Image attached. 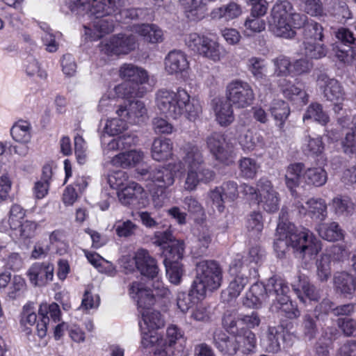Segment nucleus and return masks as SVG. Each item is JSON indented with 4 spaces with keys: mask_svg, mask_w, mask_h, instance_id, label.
I'll list each match as a JSON object with an SVG mask.
<instances>
[{
    "mask_svg": "<svg viewBox=\"0 0 356 356\" xmlns=\"http://www.w3.org/2000/svg\"><path fill=\"white\" fill-rule=\"evenodd\" d=\"M300 257L312 259L321 250V243L308 229H298L290 222H280L277 227L274 248L279 257L284 255L289 248Z\"/></svg>",
    "mask_w": 356,
    "mask_h": 356,
    "instance_id": "obj_1",
    "label": "nucleus"
},
{
    "mask_svg": "<svg viewBox=\"0 0 356 356\" xmlns=\"http://www.w3.org/2000/svg\"><path fill=\"white\" fill-rule=\"evenodd\" d=\"M155 103L161 113L173 119L184 115L190 121L196 120L202 113L200 102L191 99L184 88L176 91L162 88L155 94Z\"/></svg>",
    "mask_w": 356,
    "mask_h": 356,
    "instance_id": "obj_2",
    "label": "nucleus"
},
{
    "mask_svg": "<svg viewBox=\"0 0 356 356\" xmlns=\"http://www.w3.org/2000/svg\"><path fill=\"white\" fill-rule=\"evenodd\" d=\"M182 160L186 166V175L184 188L191 192L195 191L201 183H208L214 177V172L207 168L201 149L193 144H187L184 148Z\"/></svg>",
    "mask_w": 356,
    "mask_h": 356,
    "instance_id": "obj_3",
    "label": "nucleus"
},
{
    "mask_svg": "<svg viewBox=\"0 0 356 356\" xmlns=\"http://www.w3.org/2000/svg\"><path fill=\"white\" fill-rule=\"evenodd\" d=\"M129 295L141 309V330H157L164 326L165 321L161 313L149 308L154 303L153 295L141 283L132 282L129 286Z\"/></svg>",
    "mask_w": 356,
    "mask_h": 356,
    "instance_id": "obj_4",
    "label": "nucleus"
},
{
    "mask_svg": "<svg viewBox=\"0 0 356 356\" xmlns=\"http://www.w3.org/2000/svg\"><path fill=\"white\" fill-rule=\"evenodd\" d=\"M222 280V270L214 260H202L196 264V276L192 284V292L198 298H204L207 291L218 289Z\"/></svg>",
    "mask_w": 356,
    "mask_h": 356,
    "instance_id": "obj_5",
    "label": "nucleus"
},
{
    "mask_svg": "<svg viewBox=\"0 0 356 356\" xmlns=\"http://www.w3.org/2000/svg\"><path fill=\"white\" fill-rule=\"evenodd\" d=\"M323 29L317 22L306 24L303 31V40L300 47L301 54L310 59H319L325 56L327 49L323 43Z\"/></svg>",
    "mask_w": 356,
    "mask_h": 356,
    "instance_id": "obj_6",
    "label": "nucleus"
},
{
    "mask_svg": "<svg viewBox=\"0 0 356 356\" xmlns=\"http://www.w3.org/2000/svg\"><path fill=\"white\" fill-rule=\"evenodd\" d=\"M186 46L201 56L218 62L226 55V51L216 40L197 33H191L185 38Z\"/></svg>",
    "mask_w": 356,
    "mask_h": 356,
    "instance_id": "obj_7",
    "label": "nucleus"
},
{
    "mask_svg": "<svg viewBox=\"0 0 356 356\" xmlns=\"http://www.w3.org/2000/svg\"><path fill=\"white\" fill-rule=\"evenodd\" d=\"M122 3L123 0H76L71 9L78 13L86 11V17L92 19L115 14Z\"/></svg>",
    "mask_w": 356,
    "mask_h": 356,
    "instance_id": "obj_8",
    "label": "nucleus"
},
{
    "mask_svg": "<svg viewBox=\"0 0 356 356\" xmlns=\"http://www.w3.org/2000/svg\"><path fill=\"white\" fill-rule=\"evenodd\" d=\"M226 97L232 106L236 108H243L253 103L254 93L248 82L235 79L227 84Z\"/></svg>",
    "mask_w": 356,
    "mask_h": 356,
    "instance_id": "obj_9",
    "label": "nucleus"
},
{
    "mask_svg": "<svg viewBox=\"0 0 356 356\" xmlns=\"http://www.w3.org/2000/svg\"><path fill=\"white\" fill-rule=\"evenodd\" d=\"M181 170L182 163L178 161L149 170H143L141 175H146V179L151 181L156 186L165 189L173 185L175 174Z\"/></svg>",
    "mask_w": 356,
    "mask_h": 356,
    "instance_id": "obj_10",
    "label": "nucleus"
},
{
    "mask_svg": "<svg viewBox=\"0 0 356 356\" xmlns=\"http://www.w3.org/2000/svg\"><path fill=\"white\" fill-rule=\"evenodd\" d=\"M247 339V343L244 342V345L241 346V351L243 353L250 352L256 346L255 334L250 330L243 331V334H238L233 338H228L225 336L223 337L215 338L217 347L225 353L232 355H234L238 350H240V343L242 340Z\"/></svg>",
    "mask_w": 356,
    "mask_h": 356,
    "instance_id": "obj_11",
    "label": "nucleus"
},
{
    "mask_svg": "<svg viewBox=\"0 0 356 356\" xmlns=\"http://www.w3.org/2000/svg\"><path fill=\"white\" fill-rule=\"evenodd\" d=\"M184 252V242L175 243L165 252L163 264L165 267L166 274L170 282L174 284H178L181 282L183 268L179 261L182 259Z\"/></svg>",
    "mask_w": 356,
    "mask_h": 356,
    "instance_id": "obj_12",
    "label": "nucleus"
},
{
    "mask_svg": "<svg viewBox=\"0 0 356 356\" xmlns=\"http://www.w3.org/2000/svg\"><path fill=\"white\" fill-rule=\"evenodd\" d=\"M136 44L133 34H117L101 43V51L108 56L127 54L136 48Z\"/></svg>",
    "mask_w": 356,
    "mask_h": 356,
    "instance_id": "obj_13",
    "label": "nucleus"
},
{
    "mask_svg": "<svg viewBox=\"0 0 356 356\" xmlns=\"http://www.w3.org/2000/svg\"><path fill=\"white\" fill-rule=\"evenodd\" d=\"M259 200L257 202L268 213H275L280 207V197L271 182L266 179H260L257 183Z\"/></svg>",
    "mask_w": 356,
    "mask_h": 356,
    "instance_id": "obj_14",
    "label": "nucleus"
},
{
    "mask_svg": "<svg viewBox=\"0 0 356 356\" xmlns=\"http://www.w3.org/2000/svg\"><path fill=\"white\" fill-rule=\"evenodd\" d=\"M230 271L232 274H236V276L229 283L227 291L222 293V298L228 302L237 298L249 282L246 270L242 268L239 260L232 264Z\"/></svg>",
    "mask_w": 356,
    "mask_h": 356,
    "instance_id": "obj_15",
    "label": "nucleus"
},
{
    "mask_svg": "<svg viewBox=\"0 0 356 356\" xmlns=\"http://www.w3.org/2000/svg\"><path fill=\"white\" fill-rule=\"evenodd\" d=\"M207 145L211 154L222 162L228 160L233 153L232 145L220 133L215 132L209 136L207 138Z\"/></svg>",
    "mask_w": 356,
    "mask_h": 356,
    "instance_id": "obj_16",
    "label": "nucleus"
},
{
    "mask_svg": "<svg viewBox=\"0 0 356 356\" xmlns=\"http://www.w3.org/2000/svg\"><path fill=\"white\" fill-rule=\"evenodd\" d=\"M317 85L323 92V97L330 102H343L345 92L341 83L335 79L321 74L318 76Z\"/></svg>",
    "mask_w": 356,
    "mask_h": 356,
    "instance_id": "obj_17",
    "label": "nucleus"
},
{
    "mask_svg": "<svg viewBox=\"0 0 356 356\" xmlns=\"http://www.w3.org/2000/svg\"><path fill=\"white\" fill-rule=\"evenodd\" d=\"M90 22L83 25L85 35L90 40H97L114 29V21L106 17L89 19Z\"/></svg>",
    "mask_w": 356,
    "mask_h": 356,
    "instance_id": "obj_18",
    "label": "nucleus"
},
{
    "mask_svg": "<svg viewBox=\"0 0 356 356\" xmlns=\"http://www.w3.org/2000/svg\"><path fill=\"white\" fill-rule=\"evenodd\" d=\"M54 266L49 263H35L28 270L26 275L34 286H44L54 277Z\"/></svg>",
    "mask_w": 356,
    "mask_h": 356,
    "instance_id": "obj_19",
    "label": "nucleus"
},
{
    "mask_svg": "<svg viewBox=\"0 0 356 356\" xmlns=\"http://www.w3.org/2000/svg\"><path fill=\"white\" fill-rule=\"evenodd\" d=\"M116 114L120 118H124L127 122L137 124L145 120L147 110L143 102L135 101L130 102L128 105L120 106L116 110Z\"/></svg>",
    "mask_w": 356,
    "mask_h": 356,
    "instance_id": "obj_20",
    "label": "nucleus"
},
{
    "mask_svg": "<svg viewBox=\"0 0 356 356\" xmlns=\"http://www.w3.org/2000/svg\"><path fill=\"white\" fill-rule=\"evenodd\" d=\"M136 269L143 276L154 280L159 274V268L156 260L144 249L136 252Z\"/></svg>",
    "mask_w": 356,
    "mask_h": 356,
    "instance_id": "obj_21",
    "label": "nucleus"
},
{
    "mask_svg": "<svg viewBox=\"0 0 356 356\" xmlns=\"http://www.w3.org/2000/svg\"><path fill=\"white\" fill-rule=\"evenodd\" d=\"M188 67L187 56L181 51H171L165 58V70L169 74L181 73Z\"/></svg>",
    "mask_w": 356,
    "mask_h": 356,
    "instance_id": "obj_22",
    "label": "nucleus"
},
{
    "mask_svg": "<svg viewBox=\"0 0 356 356\" xmlns=\"http://www.w3.org/2000/svg\"><path fill=\"white\" fill-rule=\"evenodd\" d=\"M196 238L195 245L193 248V254L195 257L204 254L213 240V232L206 225H199L194 232Z\"/></svg>",
    "mask_w": 356,
    "mask_h": 356,
    "instance_id": "obj_23",
    "label": "nucleus"
},
{
    "mask_svg": "<svg viewBox=\"0 0 356 356\" xmlns=\"http://www.w3.org/2000/svg\"><path fill=\"white\" fill-rule=\"evenodd\" d=\"M143 158L144 153L143 151L140 149H131L122 152L114 156L111 160V163L113 166L129 168L134 167L141 162Z\"/></svg>",
    "mask_w": 356,
    "mask_h": 356,
    "instance_id": "obj_24",
    "label": "nucleus"
},
{
    "mask_svg": "<svg viewBox=\"0 0 356 356\" xmlns=\"http://www.w3.org/2000/svg\"><path fill=\"white\" fill-rule=\"evenodd\" d=\"M173 143L168 138H157L151 147V156L156 161H165L172 158Z\"/></svg>",
    "mask_w": 356,
    "mask_h": 356,
    "instance_id": "obj_25",
    "label": "nucleus"
},
{
    "mask_svg": "<svg viewBox=\"0 0 356 356\" xmlns=\"http://www.w3.org/2000/svg\"><path fill=\"white\" fill-rule=\"evenodd\" d=\"M300 213H307L312 219L323 221L327 216V204L322 198H310L306 202V207H301Z\"/></svg>",
    "mask_w": 356,
    "mask_h": 356,
    "instance_id": "obj_26",
    "label": "nucleus"
},
{
    "mask_svg": "<svg viewBox=\"0 0 356 356\" xmlns=\"http://www.w3.org/2000/svg\"><path fill=\"white\" fill-rule=\"evenodd\" d=\"M120 76L127 82L136 86L145 83L148 79L147 72L132 64H124L119 70Z\"/></svg>",
    "mask_w": 356,
    "mask_h": 356,
    "instance_id": "obj_27",
    "label": "nucleus"
},
{
    "mask_svg": "<svg viewBox=\"0 0 356 356\" xmlns=\"http://www.w3.org/2000/svg\"><path fill=\"white\" fill-rule=\"evenodd\" d=\"M264 291L266 296L272 297L273 303H277L282 296H288L289 288L284 280L273 277L264 285Z\"/></svg>",
    "mask_w": 356,
    "mask_h": 356,
    "instance_id": "obj_28",
    "label": "nucleus"
},
{
    "mask_svg": "<svg viewBox=\"0 0 356 356\" xmlns=\"http://www.w3.org/2000/svg\"><path fill=\"white\" fill-rule=\"evenodd\" d=\"M132 31L150 43H159L163 40V31L158 26L153 24L134 25Z\"/></svg>",
    "mask_w": 356,
    "mask_h": 356,
    "instance_id": "obj_29",
    "label": "nucleus"
},
{
    "mask_svg": "<svg viewBox=\"0 0 356 356\" xmlns=\"http://www.w3.org/2000/svg\"><path fill=\"white\" fill-rule=\"evenodd\" d=\"M183 332L175 325H170L166 330V337L163 338L165 350H157L159 356H172L175 353L174 346L183 337Z\"/></svg>",
    "mask_w": 356,
    "mask_h": 356,
    "instance_id": "obj_30",
    "label": "nucleus"
},
{
    "mask_svg": "<svg viewBox=\"0 0 356 356\" xmlns=\"http://www.w3.org/2000/svg\"><path fill=\"white\" fill-rule=\"evenodd\" d=\"M293 289L299 300L303 303L307 299L310 301H318L320 296L318 291L306 279L299 277L298 283L292 285Z\"/></svg>",
    "mask_w": 356,
    "mask_h": 356,
    "instance_id": "obj_31",
    "label": "nucleus"
},
{
    "mask_svg": "<svg viewBox=\"0 0 356 356\" xmlns=\"http://www.w3.org/2000/svg\"><path fill=\"white\" fill-rule=\"evenodd\" d=\"M232 104L222 99L213 100V111L217 122L221 126H227L234 120Z\"/></svg>",
    "mask_w": 356,
    "mask_h": 356,
    "instance_id": "obj_32",
    "label": "nucleus"
},
{
    "mask_svg": "<svg viewBox=\"0 0 356 356\" xmlns=\"http://www.w3.org/2000/svg\"><path fill=\"white\" fill-rule=\"evenodd\" d=\"M204 0H179L185 16L191 21H198L204 16Z\"/></svg>",
    "mask_w": 356,
    "mask_h": 356,
    "instance_id": "obj_33",
    "label": "nucleus"
},
{
    "mask_svg": "<svg viewBox=\"0 0 356 356\" xmlns=\"http://www.w3.org/2000/svg\"><path fill=\"white\" fill-rule=\"evenodd\" d=\"M163 343V337L156 330H141V346L152 348L154 356H159L157 350H165Z\"/></svg>",
    "mask_w": 356,
    "mask_h": 356,
    "instance_id": "obj_34",
    "label": "nucleus"
},
{
    "mask_svg": "<svg viewBox=\"0 0 356 356\" xmlns=\"http://www.w3.org/2000/svg\"><path fill=\"white\" fill-rule=\"evenodd\" d=\"M242 13L241 6L235 2H229L227 5L213 9L210 16L213 19L230 21L239 17Z\"/></svg>",
    "mask_w": 356,
    "mask_h": 356,
    "instance_id": "obj_35",
    "label": "nucleus"
},
{
    "mask_svg": "<svg viewBox=\"0 0 356 356\" xmlns=\"http://www.w3.org/2000/svg\"><path fill=\"white\" fill-rule=\"evenodd\" d=\"M334 289L342 294H351L355 289V279L350 273L339 272L334 274L333 278Z\"/></svg>",
    "mask_w": 356,
    "mask_h": 356,
    "instance_id": "obj_36",
    "label": "nucleus"
},
{
    "mask_svg": "<svg viewBox=\"0 0 356 356\" xmlns=\"http://www.w3.org/2000/svg\"><path fill=\"white\" fill-rule=\"evenodd\" d=\"M239 144L244 151L250 152L256 149H262L265 146L264 137L258 133L247 129L238 138Z\"/></svg>",
    "mask_w": 356,
    "mask_h": 356,
    "instance_id": "obj_37",
    "label": "nucleus"
},
{
    "mask_svg": "<svg viewBox=\"0 0 356 356\" xmlns=\"http://www.w3.org/2000/svg\"><path fill=\"white\" fill-rule=\"evenodd\" d=\"M327 181V174L322 167L309 168L303 173V181L309 186L321 187Z\"/></svg>",
    "mask_w": 356,
    "mask_h": 356,
    "instance_id": "obj_38",
    "label": "nucleus"
},
{
    "mask_svg": "<svg viewBox=\"0 0 356 356\" xmlns=\"http://www.w3.org/2000/svg\"><path fill=\"white\" fill-rule=\"evenodd\" d=\"M143 192V187L134 181H131L117 192V196L122 204L128 205Z\"/></svg>",
    "mask_w": 356,
    "mask_h": 356,
    "instance_id": "obj_39",
    "label": "nucleus"
},
{
    "mask_svg": "<svg viewBox=\"0 0 356 356\" xmlns=\"http://www.w3.org/2000/svg\"><path fill=\"white\" fill-rule=\"evenodd\" d=\"M317 231L321 238L328 241H336L343 238V232L335 222L320 224Z\"/></svg>",
    "mask_w": 356,
    "mask_h": 356,
    "instance_id": "obj_40",
    "label": "nucleus"
},
{
    "mask_svg": "<svg viewBox=\"0 0 356 356\" xmlns=\"http://www.w3.org/2000/svg\"><path fill=\"white\" fill-rule=\"evenodd\" d=\"M31 125L26 121L16 122L10 129L11 136L19 143H29L31 138Z\"/></svg>",
    "mask_w": 356,
    "mask_h": 356,
    "instance_id": "obj_41",
    "label": "nucleus"
},
{
    "mask_svg": "<svg viewBox=\"0 0 356 356\" xmlns=\"http://www.w3.org/2000/svg\"><path fill=\"white\" fill-rule=\"evenodd\" d=\"M113 92L115 98L143 97L145 93L143 87L127 81L115 86Z\"/></svg>",
    "mask_w": 356,
    "mask_h": 356,
    "instance_id": "obj_42",
    "label": "nucleus"
},
{
    "mask_svg": "<svg viewBox=\"0 0 356 356\" xmlns=\"http://www.w3.org/2000/svg\"><path fill=\"white\" fill-rule=\"evenodd\" d=\"M271 308L273 311L284 313L287 318L291 319L297 318L300 315L297 305L290 300L289 296H282L278 302L272 304Z\"/></svg>",
    "mask_w": 356,
    "mask_h": 356,
    "instance_id": "obj_43",
    "label": "nucleus"
},
{
    "mask_svg": "<svg viewBox=\"0 0 356 356\" xmlns=\"http://www.w3.org/2000/svg\"><path fill=\"white\" fill-rule=\"evenodd\" d=\"M264 292V285L258 283L253 284L243 299V305L248 307H257L266 300V295Z\"/></svg>",
    "mask_w": 356,
    "mask_h": 356,
    "instance_id": "obj_44",
    "label": "nucleus"
},
{
    "mask_svg": "<svg viewBox=\"0 0 356 356\" xmlns=\"http://www.w3.org/2000/svg\"><path fill=\"white\" fill-rule=\"evenodd\" d=\"M314 120L321 125H326L330 121V117L326 112L323 111V106L318 103L311 104L304 116L303 120Z\"/></svg>",
    "mask_w": 356,
    "mask_h": 356,
    "instance_id": "obj_45",
    "label": "nucleus"
},
{
    "mask_svg": "<svg viewBox=\"0 0 356 356\" xmlns=\"http://www.w3.org/2000/svg\"><path fill=\"white\" fill-rule=\"evenodd\" d=\"M288 21L286 19H270L269 24L270 31L277 37L292 38L294 37L296 32Z\"/></svg>",
    "mask_w": 356,
    "mask_h": 356,
    "instance_id": "obj_46",
    "label": "nucleus"
},
{
    "mask_svg": "<svg viewBox=\"0 0 356 356\" xmlns=\"http://www.w3.org/2000/svg\"><path fill=\"white\" fill-rule=\"evenodd\" d=\"M302 168L303 165L299 163L291 164L287 168L285 182L289 189L297 187L303 181Z\"/></svg>",
    "mask_w": 356,
    "mask_h": 356,
    "instance_id": "obj_47",
    "label": "nucleus"
},
{
    "mask_svg": "<svg viewBox=\"0 0 356 356\" xmlns=\"http://www.w3.org/2000/svg\"><path fill=\"white\" fill-rule=\"evenodd\" d=\"M269 111L274 119L282 124L288 118L290 110L287 103L282 99H274L269 107Z\"/></svg>",
    "mask_w": 356,
    "mask_h": 356,
    "instance_id": "obj_48",
    "label": "nucleus"
},
{
    "mask_svg": "<svg viewBox=\"0 0 356 356\" xmlns=\"http://www.w3.org/2000/svg\"><path fill=\"white\" fill-rule=\"evenodd\" d=\"M332 257L329 253L323 254L316 261V275L318 280L325 282L331 275Z\"/></svg>",
    "mask_w": 356,
    "mask_h": 356,
    "instance_id": "obj_49",
    "label": "nucleus"
},
{
    "mask_svg": "<svg viewBox=\"0 0 356 356\" xmlns=\"http://www.w3.org/2000/svg\"><path fill=\"white\" fill-rule=\"evenodd\" d=\"M293 10V6L289 1H279L272 8L271 19L289 20Z\"/></svg>",
    "mask_w": 356,
    "mask_h": 356,
    "instance_id": "obj_50",
    "label": "nucleus"
},
{
    "mask_svg": "<svg viewBox=\"0 0 356 356\" xmlns=\"http://www.w3.org/2000/svg\"><path fill=\"white\" fill-rule=\"evenodd\" d=\"M281 332L273 327H269L267 332L266 339L264 341V346L267 351L277 353L281 350Z\"/></svg>",
    "mask_w": 356,
    "mask_h": 356,
    "instance_id": "obj_51",
    "label": "nucleus"
},
{
    "mask_svg": "<svg viewBox=\"0 0 356 356\" xmlns=\"http://www.w3.org/2000/svg\"><path fill=\"white\" fill-rule=\"evenodd\" d=\"M108 184L110 187L117 192L131 181L129 180L128 174L122 170L113 171L108 175Z\"/></svg>",
    "mask_w": 356,
    "mask_h": 356,
    "instance_id": "obj_52",
    "label": "nucleus"
},
{
    "mask_svg": "<svg viewBox=\"0 0 356 356\" xmlns=\"http://www.w3.org/2000/svg\"><path fill=\"white\" fill-rule=\"evenodd\" d=\"M248 69L257 79H262L266 76V65L261 58L254 56L249 58Z\"/></svg>",
    "mask_w": 356,
    "mask_h": 356,
    "instance_id": "obj_53",
    "label": "nucleus"
},
{
    "mask_svg": "<svg viewBox=\"0 0 356 356\" xmlns=\"http://www.w3.org/2000/svg\"><path fill=\"white\" fill-rule=\"evenodd\" d=\"M134 138L131 136H122L111 139L104 147V152L108 154L110 151L124 150L131 147Z\"/></svg>",
    "mask_w": 356,
    "mask_h": 356,
    "instance_id": "obj_54",
    "label": "nucleus"
},
{
    "mask_svg": "<svg viewBox=\"0 0 356 356\" xmlns=\"http://www.w3.org/2000/svg\"><path fill=\"white\" fill-rule=\"evenodd\" d=\"M127 129V121L124 118H114L108 120L104 127V131L109 136L118 135Z\"/></svg>",
    "mask_w": 356,
    "mask_h": 356,
    "instance_id": "obj_55",
    "label": "nucleus"
},
{
    "mask_svg": "<svg viewBox=\"0 0 356 356\" xmlns=\"http://www.w3.org/2000/svg\"><path fill=\"white\" fill-rule=\"evenodd\" d=\"M202 299L197 298V293L192 292L191 288L188 293L181 292L177 294V305L182 312L185 313L195 303V300Z\"/></svg>",
    "mask_w": 356,
    "mask_h": 356,
    "instance_id": "obj_56",
    "label": "nucleus"
},
{
    "mask_svg": "<svg viewBox=\"0 0 356 356\" xmlns=\"http://www.w3.org/2000/svg\"><path fill=\"white\" fill-rule=\"evenodd\" d=\"M240 170L243 177L246 178H254L257 173L260 165L254 159L248 157L243 158L240 161Z\"/></svg>",
    "mask_w": 356,
    "mask_h": 356,
    "instance_id": "obj_57",
    "label": "nucleus"
},
{
    "mask_svg": "<svg viewBox=\"0 0 356 356\" xmlns=\"http://www.w3.org/2000/svg\"><path fill=\"white\" fill-rule=\"evenodd\" d=\"M26 215V211L19 204H13L9 211L8 222L11 229H17L19 227L22 220Z\"/></svg>",
    "mask_w": 356,
    "mask_h": 356,
    "instance_id": "obj_58",
    "label": "nucleus"
},
{
    "mask_svg": "<svg viewBox=\"0 0 356 356\" xmlns=\"http://www.w3.org/2000/svg\"><path fill=\"white\" fill-rule=\"evenodd\" d=\"M39 314L42 317L47 316L48 321L51 318L54 322L59 321L60 319V310L58 304L53 302L51 304L42 303L39 308Z\"/></svg>",
    "mask_w": 356,
    "mask_h": 356,
    "instance_id": "obj_59",
    "label": "nucleus"
},
{
    "mask_svg": "<svg viewBox=\"0 0 356 356\" xmlns=\"http://www.w3.org/2000/svg\"><path fill=\"white\" fill-rule=\"evenodd\" d=\"M26 289L25 280L19 275H15L11 281L8 296L11 299H16L25 291Z\"/></svg>",
    "mask_w": 356,
    "mask_h": 356,
    "instance_id": "obj_60",
    "label": "nucleus"
},
{
    "mask_svg": "<svg viewBox=\"0 0 356 356\" xmlns=\"http://www.w3.org/2000/svg\"><path fill=\"white\" fill-rule=\"evenodd\" d=\"M332 207L337 214L349 213L353 210V203L347 197H334Z\"/></svg>",
    "mask_w": 356,
    "mask_h": 356,
    "instance_id": "obj_61",
    "label": "nucleus"
},
{
    "mask_svg": "<svg viewBox=\"0 0 356 356\" xmlns=\"http://www.w3.org/2000/svg\"><path fill=\"white\" fill-rule=\"evenodd\" d=\"M275 72L277 76H286L291 74V63L289 58L280 56L273 60Z\"/></svg>",
    "mask_w": 356,
    "mask_h": 356,
    "instance_id": "obj_62",
    "label": "nucleus"
},
{
    "mask_svg": "<svg viewBox=\"0 0 356 356\" xmlns=\"http://www.w3.org/2000/svg\"><path fill=\"white\" fill-rule=\"evenodd\" d=\"M247 229L253 234H259L263 229V220L261 213L259 212H252L250 214L247 220Z\"/></svg>",
    "mask_w": 356,
    "mask_h": 356,
    "instance_id": "obj_63",
    "label": "nucleus"
},
{
    "mask_svg": "<svg viewBox=\"0 0 356 356\" xmlns=\"http://www.w3.org/2000/svg\"><path fill=\"white\" fill-rule=\"evenodd\" d=\"M304 150L310 154H320L324 149V145L321 137L312 138L308 136L305 139Z\"/></svg>",
    "mask_w": 356,
    "mask_h": 356,
    "instance_id": "obj_64",
    "label": "nucleus"
}]
</instances>
